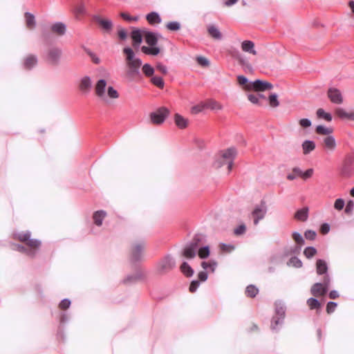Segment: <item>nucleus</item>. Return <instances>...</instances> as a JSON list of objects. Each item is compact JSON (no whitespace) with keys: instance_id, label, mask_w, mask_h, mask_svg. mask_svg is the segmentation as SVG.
Masks as SVG:
<instances>
[{"instance_id":"f257e3e1","label":"nucleus","mask_w":354,"mask_h":354,"mask_svg":"<svg viewBox=\"0 0 354 354\" xmlns=\"http://www.w3.org/2000/svg\"><path fill=\"white\" fill-rule=\"evenodd\" d=\"M123 53L126 55L128 71L127 74L130 77H134L140 75V68L142 64V60L135 56L133 50L130 47H125Z\"/></svg>"},{"instance_id":"f03ea898","label":"nucleus","mask_w":354,"mask_h":354,"mask_svg":"<svg viewBox=\"0 0 354 354\" xmlns=\"http://www.w3.org/2000/svg\"><path fill=\"white\" fill-rule=\"evenodd\" d=\"M236 154V150L233 147L221 151L214 162V167L216 168H220L224 165H227V173L229 174L232 169L233 161Z\"/></svg>"},{"instance_id":"7ed1b4c3","label":"nucleus","mask_w":354,"mask_h":354,"mask_svg":"<svg viewBox=\"0 0 354 354\" xmlns=\"http://www.w3.org/2000/svg\"><path fill=\"white\" fill-rule=\"evenodd\" d=\"M13 238L25 243L30 248H39L41 245V241L39 239H31V232L29 230L14 232Z\"/></svg>"},{"instance_id":"20e7f679","label":"nucleus","mask_w":354,"mask_h":354,"mask_svg":"<svg viewBox=\"0 0 354 354\" xmlns=\"http://www.w3.org/2000/svg\"><path fill=\"white\" fill-rule=\"evenodd\" d=\"M145 249V244L144 242L136 243L132 245L130 254V261L132 264L136 265L144 259Z\"/></svg>"},{"instance_id":"39448f33","label":"nucleus","mask_w":354,"mask_h":354,"mask_svg":"<svg viewBox=\"0 0 354 354\" xmlns=\"http://www.w3.org/2000/svg\"><path fill=\"white\" fill-rule=\"evenodd\" d=\"M330 285V278L328 275L324 277L322 283H315L311 289V294L315 297H320L324 295L328 290Z\"/></svg>"},{"instance_id":"423d86ee","label":"nucleus","mask_w":354,"mask_h":354,"mask_svg":"<svg viewBox=\"0 0 354 354\" xmlns=\"http://www.w3.org/2000/svg\"><path fill=\"white\" fill-rule=\"evenodd\" d=\"M199 237L195 236L190 243L185 245L183 251V255L185 258L193 259L196 257L199 247Z\"/></svg>"},{"instance_id":"0eeeda50","label":"nucleus","mask_w":354,"mask_h":354,"mask_svg":"<svg viewBox=\"0 0 354 354\" xmlns=\"http://www.w3.org/2000/svg\"><path fill=\"white\" fill-rule=\"evenodd\" d=\"M147 277V272L145 270L138 268L136 270L135 274L127 275L123 280L124 284H133L140 280H145Z\"/></svg>"},{"instance_id":"6e6552de","label":"nucleus","mask_w":354,"mask_h":354,"mask_svg":"<svg viewBox=\"0 0 354 354\" xmlns=\"http://www.w3.org/2000/svg\"><path fill=\"white\" fill-rule=\"evenodd\" d=\"M273 88L272 84L266 81H262L260 80H257L254 82H252L249 86V91H254L256 92L265 91L268 90H271Z\"/></svg>"},{"instance_id":"1a4fd4ad","label":"nucleus","mask_w":354,"mask_h":354,"mask_svg":"<svg viewBox=\"0 0 354 354\" xmlns=\"http://www.w3.org/2000/svg\"><path fill=\"white\" fill-rule=\"evenodd\" d=\"M267 212V207L265 203L262 202L260 205H257L252 212L254 218V224L257 225L259 221L263 219Z\"/></svg>"},{"instance_id":"9d476101","label":"nucleus","mask_w":354,"mask_h":354,"mask_svg":"<svg viewBox=\"0 0 354 354\" xmlns=\"http://www.w3.org/2000/svg\"><path fill=\"white\" fill-rule=\"evenodd\" d=\"M62 50L57 47H52L48 50L47 59L53 65H57L59 63Z\"/></svg>"},{"instance_id":"9b49d317","label":"nucleus","mask_w":354,"mask_h":354,"mask_svg":"<svg viewBox=\"0 0 354 354\" xmlns=\"http://www.w3.org/2000/svg\"><path fill=\"white\" fill-rule=\"evenodd\" d=\"M327 95L332 103L340 104L343 102V96L341 91L336 88H330Z\"/></svg>"},{"instance_id":"f8f14e48","label":"nucleus","mask_w":354,"mask_h":354,"mask_svg":"<svg viewBox=\"0 0 354 354\" xmlns=\"http://www.w3.org/2000/svg\"><path fill=\"white\" fill-rule=\"evenodd\" d=\"M174 266V261L169 257H165L159 263L158 272L165 273L169 270H171Z\"/></svg>"},{"instance_id":"ddd939ff","label":"nucleus","mask_w":354,"mask_h":354,"mask_svg":"<svg viewBox=\"0 0 354 354\" xmlns=\"http://www.w3.org/2000/svg\"><path fill=\"white\" fill-rule=\"evenodd\" d=\"M144 28H134L131 32V38L133 41V46L134 48H139L140 44L142 41L144 35Z\"/></svg>"},{"instance_id":"4468645a","label":"nucleus","mask_w":354,"mask_h":354,"mask_svg":"<svg viewBox=\"0 0 354 354\" xmlns=\"http://www.w3.org/2000/svg\"><path fill=\"white\" fill-rule=\"evenodd\" d=\"M79 88L83 94H88L92 88V81L89 76L85 75L81 78Z\"/></svg>"},{"instance_id":"2eb2a0df","label":"nucleus","mask_w":354,"mask_h":354,"mask_svg":"<svg viewBox=\"0 0 354 354\" xmlns=\"http://www.w3.org/2000/svg\"><path fill=\"white\" fill-rule=\"evenodd\" d=\"M66 26L62 21H57L50 26V30L58 36H63L66 32Z\"/></svg>"},{"instance_id":"dca6fc26","label":"nucleus","mask_w":354,"mask_h":354,"mask_svg":"<svg viewBox=\"0 0 354 354\" xmlns=\"http://www.w3.org/2000/svg\"><path fill=\"white\" fill-rule=\"evenodd\" d=\"M106 86V81L104 79H100L97 82L95 86V91L98 97L104 99Z\"/></svg>"},{"instance_id":"f3484780","label":"nucleus","mask_w":354,"mask_h":354,"mask_svg":"<svg viewBox=\"0 0 354 354\" xmlns=\"http://www.w3.org/2000/svg\"><path fill=\"white\" fill-rule=\"evenodd\" d=\"M241 50L247 53L252 54L253 55H256L257 54V50H255V45L252 41L250 40H244L241 44Z\"/></svg>"},{"instance_id":"a211bd4d","label":"nucleus","mask_w":354,"mask_h":354,"mask_svg":"<svg viewBox=\"0 0 354 354\" xmlns=\"http://www.w3.org/2000/svg\"><path fill=\"white\" fill-rule=\"evenodd\" d=\"M93 20L99 24L101 27L106 31H110L113 27V22L110 19H102L99 15H94Z\"/></svg>"},{"instance_id":"6ab92c4d","label":"nucleus","mask_w":354,"mask_h":354,"mask_svg":"<svg viewBox=\"0 0 354 354\" xmlns=\"http://www.w3.org/2000/svg\"><path fill=\"white\" fill-rule=\"evenodd\" d=\"M169 114V111L166 107L162 106L156 109V125L162 124Z\"/></svg>"},{"instance_id":"aec40b11","label":"nucleus","mask_w":354,"mask_h":354,"mask_svg":"<svg viewBox=\"0 0 354 354\" xmlns=\"http://www.w3.org/2000/svg\"><path fill=\"white\" fill-rule=\"evenodd\" d=\"M323 145L328 151H333L336 149V140L333 136H328L323 139Z\"/></svg>"},{"instance_id":"412c9836","label":"nucleus","mask_w":354,"mask_h":354,"mask_svg":"<svg viewBox=\"0 0 354 354\" xmlns=\"http://www.w3.org/2000/svg\"><path fill=\"white\" fill-rule=\"evenodd\" d=\"M175 124L181 129H185L189 124V120L179 113H176L174 117Z\"/></svg>"},{"instance_id":"4be33fe9","label":"nucleus","mask_w":354,"mask_h":354,"mask_svg":"<svg viewBox=\"0 0 354 354\" xmlns=\"http://www.w3.org/2000/svg\"><path fill=\"white\" fill-rule=\"evenodd\" d=\"M106 212L104 210H97L93 213V219L94 223L100 227L102 225L103 220L106 216Z\"/></svg>"},{"instance_id":"5701e85b","label":"nucleus","mask_w":354,"mask_h":354,"mask_svg":"<svg viewBox=\"0 0 354 354\" xmlns=\"http://www.w3.org/2000/svg\"><path fill=\"white\" fill-rule=\"evenodd\" d=\"M37 61L36 55H29L24 59V66L25 68L30 70L37 65Z\"/></svg>"},{"instance_id":"b1692460","label":"nucleus","mask_w":354,"mask_h":354,"mask_svg":"<svg viewBox=\"0 0 354 354\" xmlns=\"http://www.w3.org/2000/svg\"><path fill=\"white\" fill-rule=\"evenodd\" d=\"M308 207L298 209L295 214V218L300 221H306L308 218Z\"/></svg>"},{"instance_id":"393cba45","label":"nucleus","mask_w":354,"mask_h":354,"mask_svg":"<svg viewBox=\"0 0 354 354\" xmlns=\"http://www.w3.org/2000/svg\"><path fill=\"white\" fill-rule=\"evenodd\" d=\"M316 270L318 274L328 275V266L326 262L322 259H318L316 262Z\"/></svg>"},{"instance_id":"a878e982","label":"nucleus","mask_w":354,"mask_h":354,"mask_svg":"<svg viewBox=\"0 0 354 354\" xmlns=\"http://www.w3.org/2000/svg\"><path fill=\"white\" fill-rule=\"evenodd\" d=\"M208 34L214 39L220 40L222 39V34L219 29L214 25H209L207 27Z\"/></svg>"},{"instance_id":"bb28decb","label":"nucleus","mask_w":354,"mask_h":354,"mask_svg":"<svg viewBox=\"0 0 354 354\" xmlns=\"http://www.w3.org/2000/svg\"><path fill=\"white\" fill-rule=\"evenodd\" d=\"M144 35L145 42L149 46H155V32L152 31H149L146 28H144Z\"/></svg>"},{"instance_id":"cd10ccee","label":"nucleus","mask_w":354,"mask_h":354,"mask_svg":"<svg viewBox=\"0 0 354 354\" xmlns=\"http://www.w3.org/2000/svg\"><path fill=\"white\" fill-rule=\"evenodd\" d=\"M301 147L304 154L306 155L315 149V143L312 140H305L302 143Z\"/></svg>"},{"instance_id":"c85d7f7f","label":"nucleus","mask_w":354,"mask_h":354,"mask_svg":"<svg viewBox=\"0 0 354 354\" xmlns=\"http://www.w3.org/2000/svg\"><path fill=\"white\" fill-rule=\"evenodd\" d=\"M25 19L26 26L30 29H33L36 26V21L35 16L29 12L25 13Z\"/></svg>"},{"instance_id":"c756f323","label":"nucleus","mask_w":354,"mask_h":354,"mask_svg":"<svg viewBox=\"0 0 354 354\" xmlns=\"http://www.w3.org/2000/svg\"><path fill=\"white\" fill-rule=\"evenodd\" d=\"M205 107L210 109L211 110L219 111V110L223 109L222 104L220 102H218L214 100H208L205 102Z\"/></svg>"},{"instance_id":"7c9ffc66","label":"nucleus","mask_w":354,"mask_h":354,"mask_svg":"<svg viewBox=\"0 0 354 354\" xmlns=\"http://www.w3.org/2000/svg\"><path fill=\"white\" fill-rule=\"evenodd\" d=\"M217 262L214 260H210L209 261H203L201 266L204 270H209L214 272L217 267Z\"/></svg>"},{"instance_id":"2f4dec72","label":"nucleus","mask_w":354,"mask_h":354,"mask_svg":"<svg viewBox=\"0 0 354 354\" xmlns=\"http://www.w3.org/2000/svg\"><path fill=\"white\" fill-rule=\"evenodd\" d=\"M333 130L332 128L326 127L323 125H318L315 129V132L319 135H324L326 136H330Z\"/></svg>"},{"instance_id":"473e14b6","label":"nucleus","mask_w":354,"mask_h":354,"mask_svg":"<svg viewBox=\"0 0 354 354\" xmlns=\"http://www.w3.org/2000/svg\"><path fill=\"white\" fill-rule=\"evenodd\" d=\"M318 118H322L327 122L332 120V115L329 113H326L323 109H318L316 112Z\"/></svg>"},{"instance_id":"72a5a7b5","label":"nucleus","mask_w":354,"mask_h":354,"mask_svg":"<svg viewBox=\"0 0 354 354\" xmlns=\"http://www.w3.org/2000/svg\"><path fill=\"white\" fill-rule=\"evenodd\" d=\"M237 80L240 86H242L243 89L249 91V86L252 82H249L248 78H246L243 75H239L237 77Z\"/></svg>"},{"instance_id":"f704fd0d","label":"nucleus","mask_w":354,"mask_h":354,"mask_svg":"<svg viewBox=\"0 0 354 354\" xmlns=\"http://www.w3.org/2000/svg\"><path fill=\"white\" fill-rule=\"evenodd\" d=\"M219 250L223 253H230L234 250L235 247L232 244H226L221 243L218 245Z\"/></svg>"},{"instance_id":"c9c22d12","label":"nucleus","mask_w":354,"mask_h":354,"mask_svg":"<svg viewBox=\"0 0 354 354\" xmlns=\"http://www.w3.org/2000/svg\"><path fill=\"white\" fill-rule=\"evenodd\" d=\"M180 270L187 277H192L194 274V270L187 262H184L181 265Z\"/></svg>"},{"instance_id":"e433bc0d","label":"nucleus","mask_w":354,"mask_h":354,"mask_svg":"<svg viewBox=\"0 0 354 354\" xmlns=\"http://www.w3.org/2000/svg\"><path fill=\"white\" fill-rule=\"evenodd\" d=\"M269 105L272 108H277L279 105V102L278 100V95L276 93H272L268 97Z\"/></svg>"},{"instance_id":"4c0bfd02","label":"nucleus","mask_w":354,"mask_h":354,"mask_svg":"<svg viewBox=\"0 0 354 354\" xmlns=\"http://www.w3.org/2000/svg\"><path fill=\"white\" fill-rule=\"evenodd\" d=\"M198 254L201 259H206L209 256V246H205L198 249Z\"/></svg>"},{"instance_id":"58836bf2","label":"nucleus","mask_w":354,"mask_h":354,"mask_svg":"<svg viewBox=\"0 0 354 354\" xmlns=\"http://www.w3.org/2000/svg\"><path fill=\"white\" fill-rule=\"evenodd\" d=\"M258 292V288L253 285L248 286L245 290L247 296L250 297H254L257 295Z\"/></svg>"},{"instance_id":"ea45409f","label":"nucleus","mask_w":354,"mask_h":354,"mask_svg":"<svg viewBox=\"0 0 354 354\" xmlns=\"http://www.w3.org/2000/svg\"><path fill=\"white\" fill-rule=\"evenodd\" d=\"M142 71L143 73L147 77L151 76L155 71L154 68L149 64H144L142 68Z\"/></svg>"},{"instance_id":"a19ab883","label":"nucleus","mask_w":354,"mask_h":354,"mask_svg":"<svg viewBox=\"0 0 354 354\" xmlns=\"http://www.w3.org/2000/svg\"><path fill=\"white\" fill-rule=\"evenodd\" d=\"M307 304L310 309H318L321 306L319 301L315 298H310L307 300Z\"/></svg>"},{"instance_id":"79ce46f5","label":"nucleus","mask_w":354,"mask_h":354,"mask_svg":"<svg viewBox=\"0 0 354 354\" xmlns=\"http://www.w3.org/2000/svg\"><path fill=\"white\" fill-rule=\"evenodd\" d=\"M205 107V102H201L198 104L194 105L191 109V113L192 114H198L203 111Z\"/></svg>"},{"instance_id":"37998d69","label":"nucleus","mask_w":354,"mask_h":354,"mask_svg":"<svg viewBox=\"0 0 354 354\" xmlns=\"http://www.w3.org/2000/svg\"><path fill=\"white\" fill-rule=\"evenodd\" d=\"M335 113L341 119H349L350 112H347L342 108H337L335 110Z\"/></svg>"},{"instance_id":"c03bdc74","label":"nucleus","mask_w":354,"mask_h":354,"mask_svg":"<svg viewBox=\"0 0 354 354\" xmlns=\"http://www.w3.org/2000/svg\"><path fill=\"white\" fill-rule=\"evenodd\" d=\"M317 253V250L314 247H307L304 251V254L306 258L310 259Z\"/></svg>"},{"instance_id":"a18cd8bd","label":"nucleus","mask_w":354,"mask_h":354,"mask_svg":"<svg viewBox=\"0 0 354 354\" xmlns=\"http://www.w3.org/2000/svg\"><path fill=\"white\" fill-rule=\"evenodd\" d=\"M345 206V201L342 198H337L334 203V208L337 211H341Z\"/></svg>"},{"instance_id":"49530a36","label":"nucleus","mask_w":354,"mask_h":354,"mask_svg":"<svg viewBox=\"0 0 354 354\" xmlns=\"http://www.w3.org/2000/svg\"><path fill=\"white\" fill-rule=\"evenodd\" d=\"M107 95L112 99H116L119 97L117 90L111 86H109L107 88Z\"/></svg>"},{"instance_id":"de8ad7c7","label":"nucleus","mask_w":354,"mask_h":354,"mask_svg":"<svg viewBox=\"0 0 354 354\" xmlns=\"http://www.w3.org/2000/svg\"><path fill=\"white\" fill-rule=\"evenodd\" d=\"M292 239L298 245H302L304 244V239L299 232H294L292 233Z\"/></svg>"},{"instance_id":"09e8293b","label":"nucleus","mask_w":354,"mask_h":354,"mask_svg":"<svg viewBox=\"0 0 354 354\" xmlns=\"http://www.w3.org/2000/svg\"><path fill=\"white\" fill-rule=\"evenodd\" d=\"M141 50L145 54L155 55V46H142Z\"/></svg>"},{"instance_id":"8fccbe9b","label":"nucleus","mask_w":354,"mask_h":354,"mask_svg":"<svg viewBox=\"0 0 354 354\" xmlns=\"http://www.w3.org/2000/svg\"><path fill=\"white\" fill-rule=\"evenodd\" d=\"M120 15L123 19H124L127 21H137L139 19L138 16L131 17L126 12H121Z\"/></svg>"},{"instance_id":"3c124183","label":"nucleus","mask_w":354,"mask_h":354,"mask_svg":"<svg viewBox=\"0 0 354 354\" xmlns=\"http://www.w3.org/2000/svg\"><path fill=\"white\" fill-rule=\"evenodd\" d=\"M353 209H354V202L353 201L350 200L347 202V204L346 205L344 212L346 214L351 215L353 214Z\"/></svg>"},{"instance_id":"603ef678","label":"nucleus","mask_w":354,"mask_h":354,"mask_svg":"<svg viewBox=\"0 0 354 354\" xmlns=\"http://www.w3.org/2000/svg\"><path fill=\"white\" fill-rule=\"evenodd\" d=\"M197 63L203 67H207L209 65V60L205 57L199 56L196 57Z\"/></svg>"},{"instance_id":"864d4df0","label":"nucleus","mask_w":354,"mask_h":354,"mask_svg":"<svg viewBox=\"0 0 354 354\" xmlns=\"http://www.w3.org/2000/svg\"><path fill=\"white\" fill-rule=\"evenodd\" d=\"M166 27L170 30H178L180 28V24L177 21H171L167 24Z\"/></svg>"},{"instance_id":"5fc2aeb1","label":"nucleus","mask_w":354,"mask_h":354,"mask_svg":"<svg viewBox=\"0 0 354 354\" xmlns=\"http://www.w3.org/2000/svg\"><path fill=\"white\" fill-rule=\"evenodd\" d=\"M71 300L69 299H62L59 304V307L60 309H62V310H66L67 308H68L71 306Z\"/></svg>"},{"instance_id":"6e6d98bb","label":"nucleus","mask_w":354,"mask_h":354,"mask_svg":"<svg viewBox=\"0 0 354 354\" xmlns=\"http://www.w3.org/2000/svg\"><path fill=\"white\" fill-rule=\"evenodd\" d=\"M248 99L252 104L261 105V102L259 100V95L257 94H248Z\"/></svg>"},{"instance_id":"4d7b16f0","label":"nucleus","mask_w":354,"mask_h":354,"mask_svg":"<svg viewBox=\"0 0 354 354\" xmlns=\"http://www.w3.org/2000/svg\"><path fill=\"white\" fill-rule=\"evenodd\" d=\"M299 124L302 128H308L312 125L311 121L308 118H302L299 120Z\"/></svg>"},{"instance_id":"13d9d810","label":"nucleus","mask_w":354,"mask_h":354,"mask_svg":"<svg viewBox=\"0 0 354 354\" xmlns=\"http://www.w3.org/2000/svg\"><path fill=\"white\" fill-rule=\"evenodd\" d=\"M337 307V303L330 301L327 304L326 311L328 314L333 313Z\"/></svg>"},{"instance_id":"bf43d9fd","label":"nucleus","mask_w":354,"mask_h":354,"mask_svg":"<svg viewBox=\"0 0 354 354\" xmlns=\"http://www.w3.org/2000/svg\"><path fill=\"white\" fill-rule=\"evenodd\" d=\"M316 235V232L313 230H307L304 234L305 238L308 240H314Z\"/></svg>"},{"instance_id":"052dcab7","label":"nucleus","mask_w":354,"mask_h":354,"mask_svg":"<svg viewBox=\"0 0 354 354\" xmlns=\"http://www.w3.org/2000/svg\"><path fill=\"white\" fill-rule=\"evenodd\" d=\"M245 230H246V227H245V225H243V224L240 225L239 227H237L236 229H234V233L236 235H241L245 233Z\"/></svg>"},{"instance_id":"680f3d73","label":"nucleus","mask_w":354,"mask_h":354,"mask_svg":"<svg viewBox=\"0 0 354 354\" xmlns=\"http://www.w3.org/2000/svg\"><path fill=\"white\" fill-rule=\"evenodd\" d=\"M38 249L39 248H27L25 254H26L28 257L31 258H34L37 254Z\"/></svg>"},{"instance_id":"e2e57ef3","label":"nucleus","mask_w":354,"mask_h":354,"mask_svg":"<svg viewBox=\"0 0 354 354\" xmlns=\"http://www.w3.org/2000/svg\"><path fill=\"white\" fill-rule=\"evenodd\" d=\"M146 19L150 24H155V11H152L150 13H149L146 16Z\"/></svg>"},{"instance_id":"0e129e2a","label":"nucleus","mask_w":354,"mask_h":354,"mask_svg":"<svg viewBox=\"0 0 354 354\" xmlns=\"http://www.w3.org/2000/svg\"><path fill=\"white\" fill-rule=\"evenodd\" d=\"M290 263L297 268H300L302 266L301 261L297 257L291 258Z\"/></svg>"},{"instance_id":"69168bd1","label":"nucleus","mask_w":354,"mask_h":354,"mask_svg":"<svg viewBox=\"0 0 354 354\" xmlns=\"http://www.w3.org/2000/svg\"><path fill=\"white\" fill-rule=\"evenodd\" d=\"M235 57L238 60V62H239V64L241 65L245 66H246L248 68H251L250 65L241 57V55H238Z\"/></svg>"},{"instance_id":"338daca9","label":"nucleus","mask_w":354,"mask_h":354,"mask_svg":"<svg viewBox=\"0 0 354 354\" xmlns=\"http://www.w3.org/2000/svg\"><path fill=\"white\" fill-rule=\"evenodd\" d=\"M156 71H158L163 75H166L167 73V68L165 66H163L160 64H156Z\"/></svg>"},{"instance_id":"774afa93","label":"nucleus","mask_w":354,"mask_h":354,"mask_svg":"<svg viewBox=\"0 0 354 354\" xmlns=\"http://www.w3.org/2000/svg\"><path fill=\"white\" fill-rule=\"evenodd\" d=\"M13 246L15 247L13 250H15L18 252L26 253V248L21 244H13Z\"/></svg>"}]
</instances>
